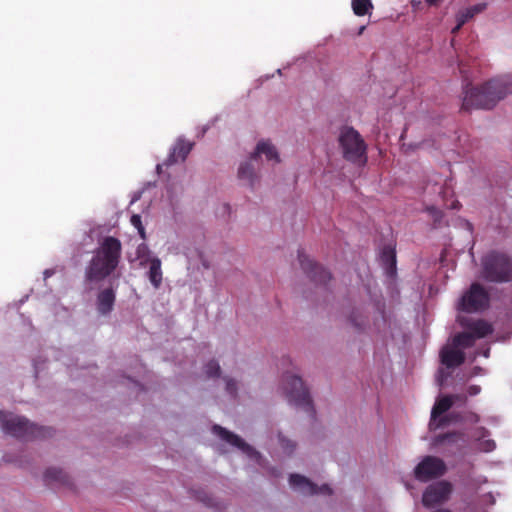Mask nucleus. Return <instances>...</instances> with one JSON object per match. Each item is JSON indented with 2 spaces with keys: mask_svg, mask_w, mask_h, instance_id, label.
<instances>
[{
  "mask_svg": "<svg viewBox=\"0 0 512 512\" xmlns=\"http://www.w3.org/2000/svg\"><path fill=\"white\" fill-rule=\"evenodd\" d=\"M482 431H484V433H482V436H485V433H487V430H485V428H482Z\"/></svg>",
  "mask_w": 512,
  "mask_h": 512,
  "instance_id": "a18cd8bd",
  "label": "nucleus"
},
{
  "mask_svg": "<svg viewBox=\"0 0 512 512\" xmlns=\"http://www.w3.org/2000/svg\"><path fill=\"white\" fill-rule=\"evenodd\" d=\"M130 221H131V224L138 230L140 237L142 239H145L146 238L145 229L142 225L141 216L138 214H134V215H132Z\"/></svg>",
  "mask_w": 512,
  "mask_h": 512,
  "instance_id": "c85d7f7f",
  "label": "nucleus"
},
{
  "mask_svg": "<svg viewBox=\"0 0 512 512\" xmlns=\"http://www.w3.org/2000/svg\"><path fill=\"white\" fill-rule=\"evenodd\" d=\"M471 18L473 17L471 16L470 13H468L466 9L464 11L459 12L456 16V20L457 22H459L460 25H464Z\"/></svg>",
  "mask_w": 512,
  "mask_h": 512,
  "instance_id": "72a5a7b5",
  "label": "nucleus"
},
{
  "mask_svg": "<svg viewBox=\"0 0 512 512\" xmlns=\"http://www.w3.org/2000/svg\"><path fill=\"white\" fill-rule=\"evenodd\" d=\"M452 486L449 482L440 481L429 485L423 493L422 503L425 507L431 508L444 502L450 495Z\"/></svg>",
  "mask_w": 512,
  "mask_h": 512,
  "instance_id": "9d476101",
  "label": "nucleus"
},
{
  "mask_svg": "<svg viewBox=\"0 0 512 512\" xmlns=\"http://www.w3.org/2000/svg\"><path fill=\"white\" fill-rule=\"evenodd\" d=\"M481 391V387L479 385H471L468 387L467 392L470 396H475L479 394Z\"/></svg>",
  "mask_w": 512,
  "mask_h": 512,
  "instance_id": "f704fd0d",
  "label": "nucleus"
},
{
  "mask_svg": "<svg viewBox=\"0 0 512 512\" xmlns=\"http://www.w3.org/2000/svg\"><path fill=\"white\" fill-rule=\"evenodd\" d=\"M496 448L494 440H485L480 443V449L484 452H491Z\"/></svg>",
  "mask_w": 512,
  "mask_h": 512,
  "instance_id": "473e14b6",
  "label": "nucleus"
},
{
  "mask_svg": "<svg viewBox=\"0 0 512 512\" xmlns=\"http://www.w3.org/2000/svg\"><path fill=\"white\" fill-rule=\"evenodd\" d=\"M279 441H280L281 447L288 454H290V453H292L294 451V449L296 447V444L293 441H291V440H289V439H287V438H285L284 436H281V435L279 436Z\"/></svg>",
  "mask_w": 512,
  "mask_h": 512,
  "instance_id": "c756f323",
  "label": "nucleus"
},
{
  "mask_svg": "<svg viewBox=\"0 0 512 512\" xmlns=\"http://www.w3.org/2000/svg\"><path fill=\"white\" fill-rule=\"evenodd\" d=\"M213 432L217 436H219L223 441L229 443L232 446L237 447L250 458L258 460L261 457L260 453L257 452L252 446L247 444L241 437L226 430L225 428L219 425H214Z\"/></svg>",
  "mask_w": 512,
  "mask_h": 512,
  "instance_id": "9b49d317",
  "label": "nucleus"
},
{
  "mask_svg": "<svg viewBox=\"0 0 512 512\" xmlns=\"http://www.w3.org/2000/svg\"><path fill=\"white\" fill-rule=\"evenodd\" d=\"M265 155L267 160H274L279 162V155L275 146L269 140H262L258 142L255 152L251 155L252 159L258 162V157Z\"/></svg>",
  "mask_w": 512,
  "mask_h": 512,
  "instance_id": "a211bd4d",
  "label": "nucleus"
},
{
  "mask_svg": "<svg viewBox=\"0 0 512 512\" xmlns=\"http://www.w3.org/2000/svg\"><path fill=\"white\" fill-rule=\"evenodd\" d=\"M482 274L489 282H508L512 275L511 258L502 252H490L482 261Z\"/></svg>",
  "mask_w": 512,
  "mask_h": 512,
  "instance_id": "20e7f679",
  "label": "nucleus"
},
{
  "mask_svg": "<svg viewBox=\"0 0 512 512\" xmlns=\"http://www.w3.org/2000/svg\"><path fill=\"white\" fill-rule=\"evenodd\" d=\"M44 481L47 485L60 484L70 486V477L62 469L48 468L44 473Z\"/></svg>",
  "mask_w": 512,
  "mask_h": 512,
  "instance_id": "aec40b11",
  "label": "nucleus"
},
{
  "mask_svg": "<svg viewBox=\"0 0 512 512\" xmlns=\"http://www.w3.org/2000/svg\"><path fill=\"white\" fill-rule=\"evenodd\" d=\"M469 330L475 339L484 338L493 332L492 326L484 320H477L471 323L469 325Z\"/></svg>",
  "mask_w": 512,
  "mask_h": 512,
  "instance_id": "4be33fe9",
  "label": "nucleus"
},
{
  "mask_svg": "<svg viewBox=\"0 0 512 512\" xmlns=\"http://www.w3.org/2000/svg\"><path fill=\"white\" fill-rule=\"evenodd\" d=\"M339 144L347 161L361 165L367 162V146L357 130H343L339 136Z\"/></svg>",
  "mask_w": 512,
  "mask_h": 512,
  "instance_id": "423d86ee",
  "label": "nucleus"
},
{
  "mask_svg": "<svg viewBox=\"0 0 512 512\" xmlns=\"http://www.w3.org/2000/svg\"><path fill=\"white\" fill-rule=\"evenodd\" d=\"M482 431H484V433H482V436H485V433H487V430H485V428H482Z\"/></svg>",
  "mask_w": 512,
  "mask_h": 512,
  "instance_id": "49530a36",
  "label": "nucleus"
},
{
  "mask_svg": "<svg viewBox=\"0 0 512 512\" xmlns=\"http://www.w3.org/2000/svg\"><path fill=\"white\" fill-rule=\"evenodd\" d=\"M382 266L389 277L396 275V251L395 248L387 245L384 246L381 252Z\"/></svg>",
  "mask_w": 512,
  "mask_h": 512,
  "instance_id": "f3484780",
  "label": "nucleus"
},
{
  "mask_svg": "<svg viewBox=\"0 0 512 512\" xmlns=\"http://www.w3.org/2000/svg\"><path fill=\"white\" fill-rule=\"evenodd\" d=\"M445 472L446 465L444 461L435 456L424 457L414 470L416 479L423 482L441 477Z\"/></svg>",
  "mask_w": 512,
  "mask_h": 512,
  "instance_id": "6e6552de",
  "label": "nucleus"
},
{
  "mask_svg": "<svg viewBox=\"0 0 512 512\" xmlns=\"http://www.w3.org/2000/svg\"><path fill=\"white\" fill-rule=\"evenodd\" d=\"M486 7H487L486 3H479V4L468 7L466 10L468 11V13L471 14L472 17H474L475 15L483 12L486 9Z\"/></svg>",
  "mask_w": 512,
  "mask_h": 512,
  "instance_id": "2f4dec72",
  "label": "nucleus"
},
{
  "mask_svg": "<svg viewBox=\"0 0 512 512\" xmlns=\"http://www.w3.org/2000/svg\"><path fill=\"white\" fill-rule=\"evenodd\" d=\"M449 415H453V421L452 423H456V422H459L461 420V416L459 413H456V412H451L449 413Z\"/></svg>",
  "mask_w": 512,
  "mask_h": 512,
  "instance_id": "4c0bfd02",
  "label": "nucleus"
},
{
  "mask_svg": "<svg viewBox=\"0 0 512 512\" xmlns=\"http://www.w3.org/2000/svg\"><path fill=\"white\" fill-rule=\"evenodd\" d=\"M460 206H461V205H460V203H459L457 200H455V201H453V202L451 203V205L449 206V208H450V209H459V208H460Z\"/></svg>",
  "mask_w": 512,
  "mask_h": 512,
  "instance_id": "58836bf2",
  "label": "nucleus"
},
{
  "mask_svg": "<svg viewBox=\"0 0 512 512\" xmlns=\"http://www.w3.org/2000/svg\"><path fill=\"white\" fill-rule=\"evenodd\" d=\"M351 7L356 16H365L370 14L374 6L372 0H351Z\"/></svg>",
  "mask_w": 512,
  "mask_h": 512,
  "instance_id": "5701e85b",
  "label": "nucleus"
},
{
  "mask_svg": "<svg viewBox=\"0 0 512 512\" xmlns=\"http://www.w3.org/2000/svg\"><path fill=\"white\" fill-rule=\"evenodd\" d=\"M489 303V293L481 284L473 283L469 290L461 297L458 308L467 313H474L488 308Z\"/></svg>",
  "mask_w": 512,
  "mask_h": 512,
  "instance_id": "0eeeda50",
  "label": "nucleus"
},
{
  "mask_svg": "<svg viewBox=\"0 0 512 512\" xmlns=\"http://www.w3.org/2000/svg\"><path fill=\"white\" fill-rule=\"evenodd\" d=\"M0 425L6 434L22 440L46 438L52 435L51 428L37 426L24 417L4 411H0Z\"/></svg>",
  "mask_w": 512,
  "mask_h": 512,
  "instance_id": "7ed1b4c3",
  "label": "nucleus"
},
{
  "mask_svg": "<svg viewBox=\"0 0 512 512\" xmlns=\"http://www.w3.org/2000/svg\"><path fill=\"white\" fill-rule=\"evenodd\" d=\"M192 148V142L186 141L184 139H178V141L176 142L175 146L172 149V152L170 153V155L168 156L167 160L164 162L163 165L170 166L178 162L179 160L184 161L187 158L190 151L192 150Z\"/></svg>",
  "mask_w": 512,
  "mask_h": 512,
  "instance_id": "dca6fc26",
  "label": "nucleus"
},
{
  "mask_svg": "<svg viewBox=\"0 0 512 512\" xmlns=\"http://www.w3.org/2000/svg\"><path fill=\"white\" fill-rule=\"evenodd\" d=\"M226 381V391L233 397L237 395V384L236 381L232 378H225Z\"/></svg>",
  "mask_w": 512,
  "mask_h": 512,
  "instance_id": "7c9ffc66",
  "label": "nucleus"
},
{
  "mask_svg": "<svg viewBox=\"0 0 512 512\" xmlns=\"http://www.w3.org/2000/svg\"><path fill=\"white\" fill-rule=\"evenodd\" d=\"M472 417L475 422L479 421V416L477 414H473Z\"/></svg>",
  "mask_w": 512,
  "mask_h": 512,
  "instance_id": "37998d69",
  "label": "nucleus"
},
{
  "mask_svg": "<svg viewBox=\"0 0 512 512\" xmlns=\"http://www.w3.org/2000/svg\"><path fill=\"white\" fill-rule=\"evenodd\" d=\"M365 28H366L365 26H361L359 28L358 35H361L364 32Z\"/></svg>",
  "mask_w": 512,
  "mask_h": 512,
  "instance_id": "79ce46f5",
  "label": "nucleus"
},
{
  "mask_svg": "<svg viewBox=\"0 0 512 512\" xmlns=\"http://www.w3.org/2000/svg\"><path fill=\"white\" fill-rule=\"evenodd\" d=\"M482 431H484V433H482V436H485V433H487V430H485V428H482Z\"/></svg>",
  "mask_w": 512,
  "mask_h": 512,
  "instance_id": "de8ad7c7",
  "label": "nucleus"
},
{
  "mask_svg": "<svg viewBox=\"0 0 512 512\" xmlns=\"http://www.w3.org/2000/svg\"><path fill=\"white\" fill-rule=\"evenodd\" d=\"M161 168H162V165H157L158 172H160Z\"/></svg>",
  "mask_w": 512,
  "mask_h": 512,
  "instance_id": "c03bdc74",
  "label": "nucleus"
},
{
  "mask_svg": "<svg viewBox=\"0 0 512 512\" xmlns=\"http://www.w3.org/2000/svg\"><path fill=\"white\" fill-rule=\"evenodd\" d=\"M116 293L112 287L101 290L96 299L97 311L100 315L106 316L111 313L114 308Z\"/></svg>",
  "mask_w": 512,
  "mask_h": 512,
  "instance_id": "4468645a",
  "label": "nucleus"
},
{
  "mask_svg": "<svg viewBox=\"0 0 512 512\" xmlns=\"http://www.w3.org/2000/svg\"><path fill=\"white\" fill-rule=\"evenodd\" d=\"M511 94L512 74L494 77L479 86H467L464 90L462 109H492Z\"/></svg>",
  "mask_w": 512,
  "mask_h": 512,
  "instance_id": "f257e3e1",
  "label": "nucleus"
},
{
  "mask_svg": "<svg viewBox=\"0 0 512 512\" xmlns=\"http://www.w3.org/2000/svg\"><path fill=\"white\" fill-rule=\"evenodd\" d=\"M256 162L252 157L249 160L240 164L238 168V178L241 181L247 183V185L251 188H254L256 183H258V175L256 173Z\"/></svg>",
  "mask_w": 512,
  "mask_h": 512,
  "instance_id": "2eb2a0df",
  "label": "nucleus"
},
{
  "mask_svg": "<svg viewBox=\"0 0 512 512\" xmlns=\"http://www.w3.org/2000/svg\"><path fill=\"white\" fill-rule=\"evenodd\" d=\"M463 439H464V433L459 432V431H453V432H448V433L437 435L434 438L433 443L436 446L444 444V443L454 444V443L458 442L459 440H463Z\"/></svg>",
  "mask_w": 512,
  "mask_h": 512,
  "instance_id": "b1692460",
  "label": "nucleus"
},
{
  "mask_svg": "<svg viewBox=\"0 0 512 512\" xmlns=\"http://www.w3.org/2000/svg\"><path fill=\"white\" fill-rule=\"evenodd\" d=\"M408 130H403L400 137H399V141L401 143V148L405 151V152H408L410 150H414L416 148L419 147V144L418 143H413V142H407V137H408Z\"/></svg>",
  "mask_w": 512,
  "mask_h": 512,
  "instance_id": "cd10ccee",
  "label": "nucleus"
},
{
  "mask_svg": "<svg viewBox=\"0 0 512 512\" xmlns=\"http://www.w3.org/2000/svg\"><path fill=\"white\" fill-rule=\"evenodd\" d=\"M453 415H449V414H446V415H441L439 416L438 418H432V416L430 417V421H429V430L431 431H436L438 429H442V428H445L447 427L449 424L452 423L453 421Z\"/></svg>",
  "mask_w": 512,
  "mask_h": 512,
  "instance_id": "a878e982",
  "label": "nucleus"
},
{
  "mask_svg": "<svg viewBox=\"0 0 512 512\" xmlns=\"http://www.w3.org/2000/svg\"><path fill=\"white\" fill-rule=\"evenodd\" d=\"M162 275L161 260L157 257L151 258L148 278L155 289H158L161 286Z\"/></svg>",
  "mask_w": 512,
  "mask_h": 512,
  "instance_id": "412c9836",
  "label": "nucleus"
},
{
  "mask_svg": "<svg viewBox=\"0 0 512 512\" xmlns=\"http://www.w3.org/2000/svg\"><path fill=\"white\" fill-rule=\"evenodd\" d=\"M289 483L293 488L298 489L304 494L330 495L332 493V490L328 485L324 484L321 487H318L316 484L312 483L308 478L300 474H291L289 477Z\"/></svg>",
  "mask_w": 512,
  "mask_h": 512,
  "instance_id": "f8f14e48",
  "label": "nucleus"
},
{
  "mask_svg": "<svg viewBox=\"0 0 512 512\" xmlns=\"http://www.w3.org/2000/svg\"><path fill=\"white\" fill-rule=\"evenodd\" d=\"M283 387L290 403L304 409L311 416L314 415L315 410L309 391L299 376L285 374L283 377Z\"/></svg>",
  "mask_w": 512,
  "mask_h": 512,
  "instance_id": "39448f33",
  "label": "nucleus"
},
{
  "mask_svg": "<svg viewBox=\"0 0 512 512\" xmlns=\"http://www.w3.org/2000/svg\"><path fill=\"white\" fill-rule=\"evenodd\" d=\"M425 1H426L427 5L431 6V7H437L443 2V0H425Z\"/></svg>",
  "mask_w": 512,
  "mask_h": 512,
  "instance_id": "e433bc0d",
  "label": "nucleus"
},
{
  "mask_svg": "<svg viewBox=\"0 0 512 512\" xmlns=\"http://www.w3.org/2000/svg\"><path fill=\"white\" fill-rule=\"evenodd\" d=\"M121 254V241L113 236L104 237L85 268V280L100 283L107 279L119 266Z\"/></svg>",
  "mask_w": 512,
  "mask_h": 512,
  "instance_id": "f03ea898",
  "label": "nucleus"
},
{
  "mask_svg": "<svg viewBox=\"0 0 512 512\" xmlns=\"http://www.w3.org/2000/svg\"><path fill=\"white\" fill-rule=\"evenodd\" d=\"M475 337L468 332H461L454 336L453 338V346L456 348L462 347V348H470L475 343Z\"/></svg>",
  "mask_w": 512,
  "mask_h": 512,
  "instance_id": "393cba45",
  "label": "nucleus"
},
{
  "mask_svg": "<svg viewBox=\"0 0 512 512\" xmlns=\"http://www.w3.org/2000/svg\"><path fill=\"white\" fill-rule=\"evenodd\" d=\"M463 25H460L459 22H457V25L452 29L451 33L456 34L459 32V30L462 28Z\"/></svg>",
  "mask_w": 512,
  "mask_h": 512,
  "instance_id": "ea45409f",
  "label": "nucleus"
},
{
  "mask_svg": "<svg viewBox=\"0 0 512 512\" xmlns=\"http://www.w3.org/2000/svg\"><path fill=\"white\" fill-rule=\"evenodd\" d=\"M460 398L461 397L459 395H445L438 398L431 410L432 418H438L448 412L453 406L454 401L459 400Z\"/></svg>",
  "mask_w": 512,
  "mask_h": 512,
  "instance_id": "6ab92c4d",
  "label": "nucleus"
},
{
  "mask_svg": "<svg viewBox=\"0 0 512 512\" xmlns=\"http://www.w3.org/2000/svg\"><path fill=\"white\" fill-rule=\"evenodd\" d=\"M52 274H53V271H52V270H49V269L45 270V272H44V276H45V278L50 277Z\"/></svg>",
  "mask_w": 512,
  "mask_h": 512,
  "instance_id": "a19ab883",
  "label": "nucleus"
},
{
  "mask_svg": "<svg viewBox=\"0 0 512 512\" xmlns=\"http://www.w3.org/2000/svg\"><path fill=\"white\" fill-rule=\"evenodd\" d=\"M298 260L302 270L316 284H326L331 280V273L310 259L304 251H298Z\"/></svg>",
  "mask_w": 512,
  "mask_h": 512,
  "instance_id": "1a4fd4ad",
  "label": "nucleus"
},
{
  "mask_svg": "<svg viewBox=\"0 0 512 512\" xmlns=\"http://www.w3.org/2000/svg\"><path fill=\"white\" fill-rule=\"evenodd\" d=\"M428 211L434 216L435 218V221L440 219L442 214H441V211H439L437 208L435 207H430L428 208Z\"/></svg>",
  "mask_w": 512,
  "mask_h": 512,
  "instance_id": "c9c22d12",
  "label": "nucleus"
},
{
  "mask_svg": "<svg viewBox=\"0 0 512 512\" xmlns=\"http://www.w3.org/2000/svg\"><path fill=\"white\" fill-rule=\"evenodd\" d=\"M204 373L208 378L219 377L221 373L219 363L216 360L209 361L204 366Z\"/></svg>",
  "mask_w": 512,
  "mask_h": 512,
  "instance_id": "bb28decb",
  "label": "nucleus"
},
{
  "mask_svg": "<svg viewBox=\"0 0 512 512\" xmlns=\"http://www.w3.org/2000/svg\"><path fill=\"white\" fill-rule=\"evenodd\" d=\"M440 361L447 368H455L465 362V353L449 345L444 346L440 351Z\"/></svg>",
  "mask_w": 512,
  "mask_h": 512,
  "instance_id": "ddd939ff",
  "label": "nucleus"
}]
</instances>
